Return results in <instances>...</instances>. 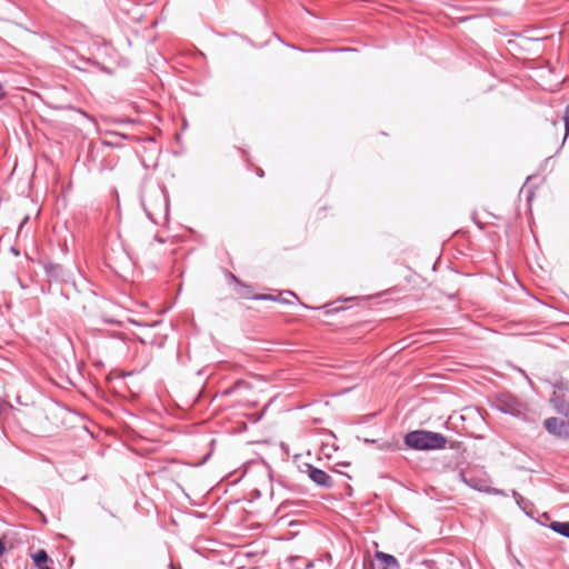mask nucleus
<instances>
[{
  "label": "nucleus",
  "instance_id": "obj_5",
  "mask_svg": "<svg viewBox=\"0 0 569 569\" xmlns=\"http://www.w3.org/2000/svg\"><path fill=\"white\" fill-rule=\"evenodd\" d=\"M555 411L561 416L569 417V401L565 392L553 391L549 399Z\"/></svg>",
  "mask_w": 569,
  "mask_h": 569
},
{
  "label": "nucleus",
  "instance_id": "obj_8",
  "mask_svg": "<svg viewBox=\"0 0 569 569\" xmlns=\"http://www.w3.org/2000/svg\"><path fill=\"white\" fill-rule=\"evenodd\" d=\"M377 559L380 560L388 569H398L399 562L396 557L385 552H377Z\"/></svg>",
  "mask_w": 569,
  "mask_h": 569
},
{
  "label": "nucleus",
  "instance_id": "obj_26",
  "mask_svg": "<svg viewBox=\"0 0 569 569\" xmlns=\"http://www.w3.org/2000/svg\"><path fill=\"white\" fill-rule=\"evenodd\" d=\"M39 569H51V568H50V567H48V566H42V567H40Z\"/></svg>",
  "mask_w": 569,
  "mask_h": 569
},
{
  "label": "nucleus",
  "instance_id": "obj_10",
  "mask_svg": "<svg viewBox=\"0 0 569 569\" xmlns=\"http://www.w3.org/2000/svg\"><path fill=\"white\" fill-rule=\"evenodd\" d=\"M563 121H565V131H566L565 139H566L567 136L569 134V104L566 107Z\"/></svg>",
  "mask_w": 569,
  "mask_h": 569
},
{
  "label": "nucleus",
  "instance_id": "obj_18",
  "mask_svg": "<svg viewBox=\"0 0 569 569\" xmlns=\"http://www.w3.org/2000/svg\"><path fill=\"white\" fill-rule=\"evenodd\" d=\"M6 97V90L2 86V83L0 82V100L3 99Z\"/></svg>",
  "mask_w": 569,
  "mask_h": 569
},
{
  "label": "nucleus",
  "instance_id": "obj_21",
  "mask_svg": "<svg viewBox=\"0 0 569 569\" xmlns=\"http://www.w3.org/2000/svg\"><path fill=\"white\" fill-rule=\"evenodd\" d=\"M277 301H281L283 303H290V301L288 300V297H284V299H279Z\"/></svg>",
  "mask_w": 569,
  "mask_h": 569
},
{
  "label": "nucleus",
  "instance_id": "obj_3",
  "mask_svg": "<svg viewBox=\"0 0 569 569\" xmlns=\"http://www.w3.org/2000/svg\"><path fill=\"white\" fill-rule=\"evenodd\" d=\"M493 407L502 412L513 417H521L525 411L523 403L511 393H500L496 397Z\"/></svg>",
  "mask_w": 569,
  "mask_h": 569
},
{
  "label": "nucleus",
  "instance_id": "obj_23",
  "mask_svg": "<svg viewBox=\"0 0 569 569\" xmlns=\"http://www.w3.org/2000/svg\"><path fill=\"white\" fill-rule=\"evenodd\" d=\"M169 569H181V567L180 566L177 567L173 563H170L169 565Z\"/></svg>",
  "mask_w": 569,
  "mask_h": 569
},
{
  "label": "nucleus",
  "instance_id": "obj_27",
  "mask_svg": "<svg viewBox=\"0 0 569 569\" xmlns=\"http://www.w3.org/2000/svg\"><path fill=\"white\" fill-rule=\"evenodd\" d=\"M352 49H349V48H345V49H341V51H351Z\"/></svg>",
  "mask_w": 569,
  "mask_h": 569
},
{
  "label": "nucleus",
  "instance_id": "obj_17",
  "mask_svg": "<svg viewBox=\"0 0 569 569\" xmlns=\"http://www.w3.org/2000/svg\"><path fill=\"white\" fill-rule=\"evenodd\" d=\"M6 552V545L0 538V557Z\"/></svg>",
  "mask_w": 569,
  "mask_h": 569
},
{
  "label": "nucleus",
  "instance_id": "obj_14",
  "mask_svg": "<svg viewBox=\"0 0 569 569\" xmlns=\"http://www.w3.org/2000/svg\"><path fill=\"white\" fill-rule=\"evenodd\" d=\"M555 388L557 389L556 391H560V392L568 390L567 383H563V382L556 383Z\"/></svg>",
  "mask_w": 569,
  "mask_h": 569
},
{
  "label": "nucleus",
  "instance_id": "obj_4",
  "mask_svg": "<svg viewBox=\"0 0 569 569\" xmlns=\"http://www.w3.org/2000/svg\"><path fill=\"white\" fill-rule=\"evenodd\" d=\"M306 472L311 481H313L317 486L322 488H331L333 486V480L325 470L316 468L315 466L307 463Z\"/></svg>",
  "mask_w": 569,
  "mask_h": 569
},
{
  "label": "nucleus",
  "instance_id": "obj_11",
  "mask_svg": "<svg viewBox=\"0 0 569 569\" xmlns=\"http://www.w3.org/2000/svg\"><path fill=\"white\" fill-rule=\"evenodd\" d=\"M479 491H482V492H487V493H492V495H496V496H503V491L500 490V489H496V488H490V487H486V488H478Z\"/></svg>",
  "mask_w": 569,
  "mask_h": 569
},
{
  "label": "nucleus",
  "instance_id": "obj_6",
  "mask_svg": "<svg viewBox=\"0 0 569 569\" xmlns=\"http://www.w3.org/2000/svg\"><path fill=\"white\" fill-rule=\"evenodd\" d=\"M566 421L559 420L556 417H549L543 420V428L548 433L560 438L562 433V428H565Z\"/></svg>",
  "mask_w": 569,
  "mask_h": 569
},
{
  "label": "nucleus",
  "instance_id": "obj_24",
  "mask_svg": "<svg viewBox=\"0 0 569 569\" xmlns=\"http://www.w3.org/2000/svg\"><path fill=\"white\" fill-rule=\"evenodd\" d=\"M287 295L297 298V296L292 291H287Z\"/></svg>",
  "mask_w": 569,
  "mask_h": 569
},
{
  "label": "nucleus",
  "instance_id": "obj_25",
  "mask_svg": "<svg viewBox=\"0 0 569 569\" xmlns=\"http://www.w3.org/2000/svg\"><path fill=\"white\" fill-rule=\"evenodd\" d=\"M258 174H259L260 177H262V176H263V171H262L261 169H259V170H258Z\"/></svg>",
  "mask_w": 569,
  "mask_h": 569
},
{
  "label": "nucleus",
  "instance_id": "obj_20",
  "mask_svg": "<svg viewBox=\"0 0 569 569\" xmlns=\"http://www.w3.org/2000/svg\"><path fill=\"white\" fill-rule=\"evenodd\" d=\"M153 240H156V241H158V242H161V243H163V242H164V240H163L162 238H159L158 236H154V237H153Z\"/></svg>",
  "mask_w": 569,
  "mask_h": 569
},
{
  "label": "nucleus",
  "instance_id": "obj_19",
  "mask_svg": "<svg viewBox=\"0 0 569 569\" xmlns=\"http://www.w3.org/2000/svg\"><path fill=\"white\" fill-rule=\"evenodd\" d=\"M512 495L516 498L517 502L519 503V499H522V497L517 491H512Z\"/></svg>",
  "mask_w": 569,
  "mask_h": 569
},
{
  "label": "nucleus",
  "instance_id": "obj_13",
  "mask_svg": "<svg viewBox=\"0 0 569 569\" xmlns=\"http://www.w3.org/2000/svg\"><path fill=\"white\" fill-rule=\"evenodd\" d=\"M563 439H569V421H566L565 428H562L561 437Z\"/></svg>",
  "mask_w": 569,
  "mask_h": 569
},
{
  "label": "nucleus",
  "instance_id": "obj_9",
  "mask_svg": "<svg viewBox=\"0 0 569 569\" xmlns=\"http://www.w3.org/2000/svg\"><path fill=\"white\" fill-rule=\"evenodd\" d=\"M34 565L40 568L42 566H46L44 563L48 561L49 557L46 550L40 549L32 556Z\"/></svg>",
  "mask_w": 569,
  "mask_h": 569
},
{
  "label": "nucleus",
  "instance_id": "obj_7",
  "mask_svg": "<svg viewBox=\"0 0 569 569\" xmlns=\"http://www.w3.org/2000/svg\"><path fill=\"white\" fill-rule=\"evenodd\" d=\"M549 528L553 532L569 539V521H552Z\"/></svg>",
  "mask_w": 569,
  "mask_h": 569
},
{
  "label": "nucleus",
  "instance_id": "obj_16",
  "mask_svg": "<svg viewBox=\"0 0 569 569\" xmlns=\"http://www.w3.org/2000/svg\"><path fill=\"white\" fill-rule=\"evenodd\" d=\"M57 270H61V267H60L59 264L51 266V267L48 269V272H49V273H53V272H56Z\"/></svg>",
  "mask_w": 569,
  "mask_h": 569
},
{
  "label": "nucleus",
  "instance_id": "obj_22",
  "mask_svg": "<svg viewBox=\"0 0 569 569\" xmlns=\"http://www.w3.org/2000/svg\"><path fill=\"white\" fill-rule=\"evenodd\" d=\"M230 279L233 280L234 282H239L238 278L236 276H233L232 273L229 274Z\"/></svg>",
  "mask_w": 569,
  "mask_h": 569
},
{
  "label": "nucleus",
  "instance_id": "obj_12",
  "mask_svg": "<svg viewBox=\"0 0 569 569\" xmlns=\"http://www.w3.org/2000/svg\"><path fill=\"white\" fill-rule=\"evenodd\" d=\"M254 300H272L277 301L278 298L271 295H257L253 297Z\"/></svg>",
  "mask_w": 569,
  "mask_h": 569
},
{
  "label": "nucleus",
  "instance_id": "obj_2",
  "mask_svg": "<svg viewBox=\"0 0 569 569\" xmlns=\"http://www.w3.org/2000/svg\"><path fill=\"white\" fill-rule=\"evenodd\" d=\"M405 443L415 450H438L446 447L447 438L439 432L415 430L405 436Z\"/></svg>",
  "mask_w": 569,
  "mask_h": 569
},
{
  "label": "nucleus",
  "instance_id": "obj_15",
  "mask_svg": "<svg viewBox=\"0 0 569 569\" xmlns=\"http://www.w3.org/2000/svg\"><path fill=\"white\" fill-rule=\"evenodd\" d=\"M465 482H466L469 487H471V488H473V489H477V490H478V488H479V487L477 486V482H473L472 480H467V479H465Z\"/></svg>",
  "mask_w": 569,
  "mask_h": 569
},
{
  "label": "nucleus",
  "instance_id": "obj_1",
  "mask_svg": "<svg viewBox=\"0 0 569 569\" xmlns=\"http://www.w3.org/2000/svg\"><path fill=\"white\" fill-rule=\"evenodd\" d=\"M141 204L148 218L158 223V218L169 216V198L167 192L159 187L146 189L141 196Z\"/></svg>",
  "mask_w": 569,
  "mask_h": 569
}]
</instances>
